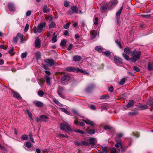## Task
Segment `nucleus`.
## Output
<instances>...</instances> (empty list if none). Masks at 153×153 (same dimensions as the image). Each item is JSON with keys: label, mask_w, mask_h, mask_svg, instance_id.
Returning <instances> with one entry per match:
<instances>
[{"label": "nucleus", "mask_w": 153, "mask_h": 153, "mask_svg": "<svg viewBox=\"0 0 153 153\" xmlns=\"http://www.w3.org/2000/svg\"><path fill=\"white\" fill-rule=\"evenodd\" d=\"M125 53L129 54H131L132 57L130 59V60L133 62H136L139 59L141 55V52L140 51L134 50L132 51L131 48L127 47L124 49Z\"/></svg>", "instance_id": "1"}, {"label": "nucleus", "mask_w": 153, "mask_h": 153, "mask_svg": "<svg viewBox=\"0 0 153 153\" xmlns=\"http://www.w3.org/2000/svg\"><path fill=\"white\" fill-rule=\"evenodd\" d=\"M45 25L46 23L44 22L40 23L38 26L37 28H36V26L34 27V32L35 33L41 32L42 31L43 28L45 27Z\"/></svg>", "instance_id": "2"}, {"label": "nucleus", "mask_w": 153, "mask_h": 153, "mask_svg": "<svg viewBox=\"0 0 153 153\" xmlns=\"http://www.w3.org/2000/svg\"><path fill=\"white\" fill-rule=\"evenodd\" d=\"M60 128L62 130H65L66 131L71 130L70 126L68 123L65 122L60 124Z\"/></svg>", "instance_id": "3"}, {"label": "nucleus", "mask_w": 153, "mask_h": 153, "mask_svg": "<svg viewBox=\"0 0 153 153\" xmlns=\"http://www.w3.org/2000/svg\"><path fill=\"white\" fill-rule=\"evenodd\" d=\"M123 9V7H121L117 11L116 13V23L117 25H119L120 23L119 20H120V16L121 14V12Z\"/></svg>", "instance_id": "4"}, {"label": "nucleus", "mask_w": 153, "mask_h": 153, "mask_svg": "<svg viewBox=\"0 0 153 153\" xmlns=\"http://www.w3.org/2000/svg\"><path fill=\"white\" fill-rule=\"evenodd\" d=\"M45 62L47 63V65L49 66H51L54 65L55 63V61L51 59H46L45 60Z\"/></svg>", "instance_id": "5"}, {"label": "nucleus", "mask_w": 153, "mask_h": 153, "mask_svg": "<svg viewBox=\"0 0 153 153\" xmlns=\"http://www.w3.org/2000/svg\"><path fill=\"white\" fill-rule=\"evenodd\" d=\"M12 94L14 97L18 100H21L22 99V97L16 91H12Z\"/></svg>", "instance_id": "6"}, {"label": "nucleus", "mask_w": 153, "mask_h": 153, "mask_svg": "<svg viewBox=\"0 0 153 153\" xmlns=\"http://www.w3.org/2000/svg\"><path fill=\"white\" fill-rule=\"evenodd\" d=\"M70 79V76L69 75H65L62 76L61 78V81L63 83H65Z\"/></svg>", "instance_id": "7"}, {"label": "nucleus", "mask_w": 153, "mask_h": 153, "mask_svg": "<svg viewBox=\"0 0 153 153\" xmlns=\"http://www.w3.org/2000/svg\"><path fill=\"white\" fill-rule=\"evenodd\" d=\"M8 6L9 9L10 11H15V6L13 3L11 2L9 3Z\"/></svg>", "instance_id": "8"}, {"label": "nucleus", "mask_w": 153, "mask_h": 153, "mask_svg": "<svg viewBox=\"0 0 153 153\" xmlns=\"http://www.w3.org/2000/svg\"><path fill=\"white\" fill-rule=\"evenodd\" d=\"M82 120L86 123L87 125H90L92 126H94L96 125L95 123L94 122L91 121L88 119L86 120L83 119Z\"/></svg>", "instance_id": "9"}, {"label": "nucleus", "mask_w": 153, "mask_h": 153, "mask_svg": "<svg viewBox=\"0 0 153 153\" xmlns=\"http://www.w3.org/2000/svg\"><path fill=\"white\" fill-rule=\"evenodd\" d=\"M35 46L37 48H39L41 47V42L38 37L36 38L34 42Z\"/></svg>", "instance_id": "10"}, {"label": "nucleus", "mask_w": 153, "mask_h": 153, "mask_svg": "<svg viewBox=\"0 0 153 153\" xmlns=\"http://www.w3.org/2000/svg\"><path fill=\"white\" fill-rule=\"evenodd\" d=\"M114 62L116 64H122L123 62L122 59L119 57L117 56L114 57Z\"/></svg>", "instance_id": "11"}, {"label": "nucleus", "mask_w": 153, "mask_h": 153, "mask_svg": "<svg viewBox=\"0 0 153 153\" xmlns=\"http://www.w3.org/2000/svg\"><path fill=\"white\" fill-rule=\"evenodd\" d=\"M95 138H90L89 139L90 144H91V147L93 148H95L96 147V145L95 143Z\"/></svg>", "instance_id": "12"}, {"label": "nucleus", "mask_w": 153, "mask_h": 153, "mask_svg": "<svg viewBox=\"0 0 153 153\" xmlns=\"http://www.w3.org/2000/svg\"><path fill=\"white\" fill-rule=\"evenodd\" d=\"M91 39H93L97 35V32L96 30H92L90 32Z\"/></svg>", "instance_id": "13"}, {"label": "nucleus", "mask_w": 153, "mask_h": 153, "mask_svg": "<svg viewBox=\"0 0 153 153\" xmlns=\"http://www.w3.org/2000/svg\"><path fill=\"white\" fill-rule=\"evenodd\" d=\"M64 88L63 87L59 86L57 89V93L60 96L63 98L64 96L62 94V92L63 91Z\"/></svg>", "instance_id": "14"}, {"label": "nucleus", "mask_w": 153, "mask_h": 153, "mask_svg": "<svg viewBox=\"0 0 153 153\" xmlns=\"http://www.w3.org/2000/svg\"><path fill=\"white\" fill-rule=\"evenodd\" d=\"M115 142L116 144L115 145V146L116 147L118 148L122 147V145L121 141L120 140L116 139L115 140Z\"/></svg>", "instance_id": "15"}, {"label": "nucleus", "mask_w": 153, "mask_h": 153, "mask_svg": "<svg viewBox=\"0 0 153 153\" xmlns=\"http://www.w3.org/2000/svg\"><path fill=\"white\" fill-rule=\"evenodd\" d=\"M74 124L76 125H78L80 126H83L85 125V123L83 122H79L78 119H76L75 121H74Z\"/></svg>", "instance_id": "16"}, {"label": "nucleus", "mask_w": 153, "mask_h": 153, "mask_svg": "<svg viewBox=\"0 0 153 153\" xmlns=\"http://www.w3.org/2000/svg\"><path fill=\"white\" fill-rule=\"evenodd\" d=\"M81 59V57L78 55H76L73 57V61L75 62L79 61Z\"/></svg>", "instance_id": "17"}, {"label": "nucleus", "mask_w": 153, "mask_h": 153, "mask_svg": "<svg viewBox=\"0 0 153 153\" xmlns=\"http://www.w3.org/2000/svg\"><path fill=\"white\" fill-rule=\"evenodd\" d=\"M94 87V85L91 84L88 86L86 89V91L87 92H90Z\"/></svg>", "instance_id": "18"}, {"label": "nucleus", "mask_w": 153, "mask_h": 153, "mask_svg": "<svg viewBox=\"0 0 153 153\" xmlns=\"http://www.w3.org/2000/svg\"><path fill=\"white\" fill-rule=\"evenodd\" d=\"M107 7L108 4H104L101 7V10L103 12H104L107 9Z\"/></svg>", "instance_id": "19"}, {"label": "nucleus", "mask_w": 153, "mask_h": 153, "mask_svg": "<svg viewBox=\"0 0 153 153\" xmlns=\"http://www.w3.org/2000/svg\"><path fill=\"white\" fill-rule=\"evenodd\" d=\"M65 70L69 72L74 71L75 70L74 67H73L70 66L67 67Z\"/></svg>", "instance_id": "20"}, {"label": "nucleus", "mask_w": 153, "mask_h": 153, "mask_svg": "<svg viewBox=\"0 0 153 153\" xmlns=\"http://www.w3.org/2000/svg\"><path fill=\"white\" fill-rule=\"evenodd\" d=\"M148 68L149 71L153 70V62L148 63Z\"/></svg>", "instance_id": "21"}, {"label": "nucleus", "mask_w": 153, "mask_h": 153, "mask_svg": "<svg viewBox=\"0 0 153 153\" xmlns=\"http://www.w3.org/2000/svg\"><path fill=\"white\" fill-rule=\"evenodd\" d=\"M95 49L99 53L103 52L102 50L103 49L101 46H97L95 47Z\"/></svg>", "instance_id": "22"}, {"label": "nucleus", "mask_w": 153, "mask_h": 153, "mask_svg": "<svg viewBox=\"0 0 153 153\" xmlns=\"http://www.w3.org/2000/svg\"><path fill=\"white\" fill-rule=\"evenodd\" d=\"M50 11L48 7L46 5H45L43 7V11L44 13H46L49 12Z\"/></svg>", "instance_id": "23"}, {"label": "nucleus", "mask_w": 153, "mask_h": 153, "mask_svg": "<svg viewBox=\"0 0 153 153\" xmlns=\"http://www.w3.org/2000/svg\"><path fill=\"white\" fill-rule=\"evenodd\" d=\"M109 98V96L108 94H106L102 95L101 96L100 99L102 100H107Z\"/></svg>", "instance_id": "24"}, {"label": "nucleus", "mask_w": 153, "mask_h": 153, "mask_svg": "<svg viewBox=\"0 0 153 153\" xmlns=\"http://www.w3.org/2000/svg\"><path fill=\"white\" fill-rule=\"evenodd\" d=\"M117 0H113L109 2V4L112 6H115L117 4Z\"/></svg>", "instance_id": "25"}, {"label": "nucleus", "mask_w": 153, "mask_h": 153, "mask_svg": "<svg viewBox=\"0 0 153 153\" xmlns=\"http://www.w3.org/2000/svg\"><path fill=\"white\" fill-rule=\"evenodd\" d=\"M29 137L26 134H24L21 136V139L24 140H27Z\"/></svg>", "instance_id": "26"}, {"label": "nucleus", "mask_w": 153, "mask_h": 153, "mask_svg": "<svg viewBox=\"0 0 153 153\" xmlns=\"http://www.w3.org/2000/svg\"><path fill=\"white\" fill-rule=\"evenodd\" d=\"M40 118L41 121H45L48 119V117L45 115H42L40 116Z\"/></svg>", "instance_id": "27"}, {"label": "nucleus", "mask_w": 153, "mask_h": 153, "mask_svg": "<svg viewBox=\"0 0 153 153\" xmlns=\"http://www.w3.org/2000/svg\"><path fill=\"white\" fill-rule=\"evenodd\" d=\"M45 78L47 84L48 85H50L51 84V83L50 82V77L48 76H45Z\"/></svg>", "instance_id": "28"}, {"label": "nucleus", "mask_w": 153, "mask_h": 153, "mask_svg": "<svg viewBox=\"0 0 153 153\" xmlns=\"http://www.w3.org/2000/svg\"><path fill=\"white\" fill-rule=\"evenodd\" d=\"M0 152L4 153L7 152V149L0 144Z\"/></svg>", "instance_id": "29"}, {"label": "nucleus", "mask_w": 153, "mask_h": 153, "mask_svg": "<svg viewBox=\"0 0 153 153\" xmlns=\"http://www.w3.org/2000/svg\"><path fill=\"white\" fill-rule=\"evenodd\" d=\"M35 55L36 59L38 60L41 57L40 53L39 51H37L35 53Z\"/></svg>", "instance_id": "30"}, {"label": "nucleus", "mask_w": 153, "mask_h": 153, "mask_svg": "<svg viewBox=\"0 0 153 153\" xmlns=\"http://www.w3.org/2000/svg\"><path fill=\"white\" fill-rule=\"evenodd\" d=\"M123 56L125 58V59H126L127 61H129L130 60V59H129V56L126 55L125 53H123L122 54Z\"/></svg>", "instance_id": "31"}, {"label": "nucleus", "mask_w": 153, "mask_h": 153, "mask_svg": "<svg viewBox=\"0 0 153 153\" xmlns=\"http://www.w3.org/2000/svg\"><path fill=\"white\" fill-rule=\"evenodd\" d=\"M120 150L119 149V151H120L121 153H123L127 149V147H123V146L120 147Z\"/></svg>", "instance_id": "32"}, {"label": "nucleus", "mask_w": 153, "mask_h": 153, "mask_svg": "<svg viewBox=\"0 0 153 153\" xmlns=\"http://www.w3.org/2000/svg\"><path fill=\"white\" fill-rule=\"evenodd\" d=\"M138 113L137 111H132L128 113V114L130 116H134L136 115Z\"/></svg>", "instance_id": "33"}, {"label": "nucleus", "mask_w": 153, "mask_h": 153, "mask_svg": "<svg viewBox=\"0 0 153 153\" xmlns=\"http://www.w3.org/2000/svg\"><path fill=\"white\" fill-rule=\"evenodd\" d=\"M103 53L105 56L107 57H110L111 56L110 52L109 51H105Z\"/></svg>", "instance_id": "34"}, {"label": "nucleus", "mask_w": 153, "mask_h": 153, "mask_svg": "<svg viewBox=\"0 0 153 153\" xmlns=\"http://www.w3.org/2000/svg\"><path fill=\"white\" fill-rule=\"evenodd\" d=\"M138 109H140L141 110H144L148 108V106H137Z\"/></svg>", "instance_id": "35"}, {"label": "nucleus", "mask_w": 153, "mask_h": 153, "mask_svg": "<svg viewBox=\"0 0 153 153\" xmlns=\"http://www.w3.org/2000/svg\"><path fill=\"white\" fill-rule=\"evenodd\" d=\"M97 153H107V148L105 147L103 148L102 151L98 152Z\"/></svg>", "instance_id": "36"}, {"label": "nucleus", "mask_w": 153, "mask_h": 153, "mask_svg": "<svg viewBox=\"0 0 153 153\" xmlns=\"http://www.w3.org/2000/svg\"><path fill=\"white\" fill-rule=\"evenodd\" d=\"M56 26V24L54 22H52L49 25L50 28H54Z\"/></svg>", "instance_id": "37"}, {"label": "nucleus", "mask_w": 153, "mask_h": 153, "mask_svg": "<svg viewBox=\"0 0 153 153\" xmlns=\"http://www.w3.org/2000/svg\"><path fill=\"white\" fill-rule=\"evenodd\" d=\"M14 48L12 47L11 49L9 51L8 53L11 55H13L15 54V53L13 51Z\"/></svg>", "instance_id": "38"}, {"label": "nucleus", "mask_w": 153, "mask_h": 153, "mask_svg": "<svg viewBox=\"0 0 153 153\" xmlns=\"http://www.w3.org/2000/svg\"><path fill=\"white\" fill-rule=\"evenodd\" d=\"M32 144L30 142H26L25 146L28 148H30L32 146Z\"/></svg>", "instance_id": "39"}, {"label": "nucleus", "mask_w": 153, "mask_h": 153, "mask_svg": "<svg viewBox=\"0 0 153 153\" xmlns=\"http://www.w3.org/2000/svg\"><path fill=\"white\" fill-rule=\"evenodd\" d=\"M17 36L18 37V38L19 37L20 39L21 42H23V34H21L19 33H17Z\"/></svg>", "instance_id": "40"}, {"label": "nucleus", "mask_w": 153, "mask_h": 153, "mask_svg": "<svg viewBox=\"0 0 153 153\" xmlns=\"http://www.w3.org/2000/svg\"><path fill=\"white\" fill-rule=\"evenodd\" d=\"M71 9L74 12L76 13L77 12L78 9L75 6H72L71 7Z\"/></svg>", "instance_id": "41"}, {"label": "nucleus", "mask_w": 153, "mask_h": 153, "mask_svg": "<svg viewBox=\"0 0 153 153\" xmlns=\"http://www.w3.org/2000/svg\"><path fill=\"white\" fill-rule=\"evenodd\" d=\"M66 44V42L65 39H62L60 43V45L62 46H65Z\"/></svg>", "instance_id": "42"}, {"label": "nucleus", "mask_w": 153, "mask_h": 153, "mask_svg": "<svg viewBox=\"0 0 153 153\" xmlns=\"http://www.w3.org/2000/svg\"><path fill=\"white\" fill-rule=\"evenodd\" d=\"M115 42L117 45V46L120 48H122V46L121 45V43L120 41L118 40H116Z\"/></svg>", "instance_id": "43"}, {"label": "nucleus", "mask_w": 153, "mask_h": 153, "mask_svg": "<svg viewBox=\"0 0 153 153\" xmlns=\"http://www.w3.org/2000/svg\"><path fill=\"white\" fill-rule=\"evenodd\" d=\"M44 92L40 90L37 92V94L39 96L42 97L44 95Z\"/></svg>", "instance_id": "44"}, {"label": "nucleus", "mask_w": 153, "mask_h": 153, "mask_svg": "<svg viewBox=\"0 0 153 153\" xmlns=\"http://www.w3.org/2000/svg\"><path fill=\"white\" fill-rule=\"evenodd\" d=\"M26 111H27V114H28V116L30 118L31 120H33V117L31 113L29 111V110L28 109H26Z\"/></svg>", "instance_id": "45"}, {"label": "nucleus", "mask_w": 153, "mask_h": 153, "mask_svg": "<svg viewBox=\"0 0 153 153\" xmlns=\"http://www.w3.org/2000/svg\"><path fill=\"white\" fill-rule=\"evenodd\" d=\"M149 105H153V98L150 99L148 101Z\"/></svg>", "instance_id": "46"}, {"label": "nucleus", "mask_w": 153, "mask_h": 153, "mask_svg": "<svg viewBox=\"0 0 153 153\" xmlns=\"http://www.w3.org/2000/svg\"><path fill=\"white\" fill-rule=\"evenodd\" d=\"M88 132L89 134H93L95 133V130L94 129H91L88 131Z\"/></svg>", "instance_id": "47"}, {"label": "nucleus", "mask_w": 153, "mask_h": 153, "mask_svg": "<svg viewBox=\"0 0 153 153\" xmlns=\"http://www.w3.org/2000/svg\"><path fill=\"white\" fill-rule=\"evenodd\" d=\"M76 132L80 133L83 134H85V132H83L82 131L79 129H76L74 131Z\"/></svg>", "instance_id": "48"}, {"label": "nucleus", "mask_w": 153, "mask_h": 153, "mask_svg": "<svg viewBox=\"0 0 153 153\" xmlns=\"http://www.w3.org/2000/svg\"><path fill=\"white\" fill-rule=\"evenodd\" d=\"M125 78H123L119 82V84L120 85H123L125 84Z\"/></svg>", "instance_id": "49"}, {"label": "nucleus", "mask_w": 153, "mask_h": 153, "mask_svg": "<svg viewBox=\"0 0 153 153\" xmlns=\"http://www.w3.org/2000/svg\"><path fill=\"white\" fill-rule=\"evenodd\" d=\"M135 103L134 101L133 100H131L129 101L127 105H133Z\"/></svg>", "instance_id": "50"}, {"label": "nucleus", "mask_w": 153, "mask_h": 153, "mask_svg": "<svg viewBox=\"0 0 153 153\" xmlns=\"http://www.w3.org/2000/svg\"><path fill=\"white\" fill-rule=\"evenodd\" d=\"M60 110L62 112H65L67 114H68L69 113V112L66 111V109L64 108H60Z\"/></svg>", "instance_id": "51"}, {"label": "nucleus", "mask_w": 153, "mask_h": 153, "mask_svg": "<svg viewBox=\"0 0 153 153\" xmlns=\"http://www.w3.org/2000/svg\"><path fill=\"white\" fill-rule=\"evenodd\" d=\"M133 69L135 71L137 72H139L140 71V69L139 68L135 66L133 67Z\"/></svg>", "instance_id": "52"}, {"label": "nucleus", "mask_w": 153, "mask_h": 153, "mask_svg": "<svg viewBox=\"0 0 153 153\" xmlns=\"http://www.w3.org/2000/svg\"><path fill=\"white\" fill-rule=\"evenodd\" d=\"M71 24L70 22H68L66 25H64V27L65 29H68L69 27V26Z\"/></svg>", "instance_id": "53"}, {"label": "nucleus", "mask_w": 153, "mask_h": 153, "mask_svg": "<svg viewBox=\"0 0 153 153\" xmlns=\"http://www.w3.org/2000/svg\"><path fill=\"white\" fill-rule=\"evenodd\" d=\"M82 145H85L86 146H88L90 145V143H89L86 141H82Z\"/></svg>", "instance_id": "54"}, {"label": "nucleus", "mask_w": 153, "mask_h": 153, "mask_svg": "<svg viewBox=\"0 0 153 153\" xmlns=\"http://www.w3.org/2000/svg\"><path fill=\"white\" fill-rule=\"evenodd\" d=\"M34 104L36 105H43V104L42 102L39 101H35L34 102Z\"/></svg>", "instance_id": "55"}, {"label": "nucleus", "mask_w": 153, "mask_h": 153, "mask_svg": "<svg viewBox=\"0 0 153 153\" xmlns=\"http://www.w3.org/2000/svg\"><path fill=\"white\" fill-rule=\"evenodd\" d=\"M18 40V38L17 36L16 35V37L13 38V42L14 43H16Z\"/></svg>", "instance_id": "56"}, {"label": "nucleus", "mask_w": 153, "mask_h": 153, "mask_svg": "<svg viewBox=\"0 0 153 153\" xmlns=\"http://www.w3.org/2000/svg\"><path fill=\"white\" fill-rule=\"evenodd\" d=\"M56 38L57 36H54L53 37L52 39V40L53 42L55 43L57 41V40L56 39Z\"/></svg>", "instance_id": "57"}, {"label": "nucleus", "mask_w": 153, "mask_h": 153, "mask_svg": "<svg viewBox=\"0 0 153 153\" xmlns=\"http://www.w3.org/2000/svg\"><path fill=\"white\" fill-rule=\"evenodd\" d=\"M65 6L66 7H68L69 6V3L66 1H65L64 3Z\"/></svg>", "instance_id": "58"}, {"label": "nucleus", "mask_w": 153, "mask_h": 153, "mask_svg": "<svg viewBox=\"0 0 153 153\" xmlns=\"http://www.w3.org/2000/svg\"><path fill=\"white\" fill-rule=\"evenodd\" d=\"M75 144L77 146H81L82 142H79L77 141H75L74 142Z\"/></svg>", "instance_id": "59"}, {"label": "nucleus", "mask_w": 153, "mask_h": 153, "mask_svg": "<svg viewBox=\"0 0 153 153\" xmlns=\"http://www.w3.org/2000/svg\"><path fill=\"white\" fill-rule=\"evenodd\" d=\"M27 56V53L26 52L23 53L22 54L21 58H25Z\"/></svg>", "instance_id": "60"}, {"label": "nucleus", "mask_w": 153, "mask_h": 153, "mask_svg": "<svg viewBox=\"0 0 153 153\" xmlns=\"http://www.w3.org/2000/svg\"><path fill=\"white\" fill-rule=\"evenodd\" d=\"M72 112L75 115H79L77 111L75 109L72 110Z\"/></svg>", "instance_id": "61"}, {"label": "nucleus", "mask_w": 153, "mask_h": 153, "mask_svg": "<svg viewBox=\"0 0 153 153\" xmlns=\"http://www.w3.org/2000/svg\"><path fill=\"white\" fill-rule=\"evenodd\" d=\"M29 25L28 24H27L25 28V31L26 32L28 30L29 28Z\"/></svg>", "instance_id": "62"}, {"label": "nucleus", "mask_w": 153, "mask_h": 153, "mask_svg": "<svg viewBox=\"0 0 153 153\" xmlns=\"http://www.w3.org/2000/svg\"><path fill=\"white\" fill-rule=\"evenodd\" d=\"M113 89L114 88L113 86H111L108 88V90L110 92H112L113 91Z\"/></svg>", "instance_id": "63"}, {"label": "nucleus", "mask_w": 153, "mask_h": 153, "mask_svg": "<svg viewBox=\"0 0 153 153\" xmlns=\"http://www.w3.org/2000/svg\"><path fill=\"white\" fill-rule=\"evenodd\" d=\"M46 19L49 20L50 21H51L53 20V18L51 16H47L46 17Z\"/></svg>", "instance_id": "64"}]
</instances>
